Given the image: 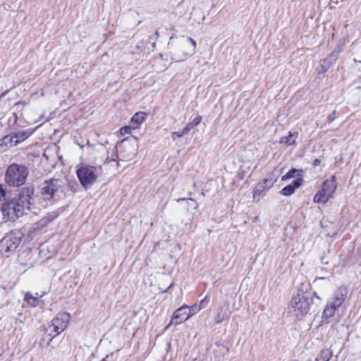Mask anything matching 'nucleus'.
<instances>
[{
  "label": "nucleus",
  "mask_w": 361,
  "mask_h": 361,
  "mask_svg": "<svg viewBox=\"0 0 361 361\" xmlns=\"http://www.w3.org/2000/svg\"><path fill=\"white\" fill-rule=\"evenodd\" d=\"M188 309L189 307L182 306L176 310L173 314L170 324L166 326V329H168L171 324L177 325L188 320L191 317L190 313L188 312Z\"/></svg>",
  "instance_id": "1a4fd4ad"
},
{
  "label": "nucleus",
  "mask_w": 361,
  "mask_h": 361,
  "mask_svg": "<svg viewBox=\"0 0 361 361\" xmlns=\"http://www.w3.org/2000/svg\"><path fill=\"white\" fill-rule=\"evenodd\" d=\"M184 200L187 201L188 207L192 208L194 210H197L199 207V204L192 198H180L177 201L180 202Z\"/></svg>",
  "instance_id": "393cba45"
},
{
  "label": "nucleus",
  "mask_w": 361,
  "mask_h": 361,
  "mask_svg": "<svg viewBox=\"0 0 361 361\" xmlns=\"http://www.w3.org/2000/svg\"><path fill=\"white\" fill-rule=\"evenodd\" d=\"M298 136V133H290L288 136H285L281 138L280 143L287 146H291L295 145V138Z\"/></svg>",
  "instance_id": "412c9836"
},
{
  "label": "nucleus",
  "mask_w": 361,
  "mask_h": 361,
  "mask_svg": "<svg viewBox=\"0 0 361 361\" xmlns=\"http://www.w3.org/2000/svg\"><path fill=\"white\" fill-rule=\"evenodd\" d=\"M146 119V115L143 112L136 113L131 118V124L133 128H137Z\"/></svg>",
  "instance_id": "6ab92c4d"
},
{
  "label": "nucleus",
  "mask_w": 361,
  "mask_h": 361,
  "mask_svg": "<svg viewBox=\"0 0 361 361\" xmlns=\"http://www.w3.org/2000/svg\"><path fill=\"white\" fill-rule=\"evenodd\" d=\"M196 47L195 41L191 37H182L178 39L174 49L172 59L176 61H182L185 60L188 56L195 53Z\"/></svg>",
  "instance_id": "20e7f679"
},
{
  "label": "nucleus",
  "mask_w": 361,
  "mask_h": 361,
  "mask_svg": "<svg viewBox=\"0 0 361 361\" xmlns=\"http://www.w3.org/2000/svg\"><path fill=\"white\" fill-rule=\"evenodd\" d=\"M130 131H131V127H129V126H124L120 129V133L123 135L129 134L130 133Z\"/></svg>",
  "instance_id": "c756f323"
},
{
  "label": "nucleus",
  "mask_w": 361,
  "mask_h": 361,
  "mask_svg": "<svg viewBox=\"0 0 361 361\" xmlns=\"http://www.w3.org/2000/svg\"><path fill=\"white\" fill-rule=\"evenodd\" d=\"M209 299L208 298V297H204V298L200 301V305H198V310H200L201 309L205 308L207 304L209 303Z\"/></svg>",
  "instance_id": "cd10ccee"
},
{
  "label": "nucleus",
  "mask_w": 361,
  "mask_h": 361,
  "mask_svg": "<svg viewBox=\"0 0 361 361\" xmlns=\"http://www.w3.org/2000/svg\"><path fill=\"white\" fill-rule=\"evenodd\" d=\"M187 133H183V128L182 129L181 131H178V132H173L172 133V135H171V137L173 140H175L177 137H183L184 135H186Z\"/></svg>",
  "instance_id": "c85d7f7f"
},
{
  "label": "nucleus",
  "mask_w": 361,
  "mask_h": 361,
  "mask_svg": "<svg viewBox=\"0 0 361 361\" xmlns=\"http://www.w3.org/2000/svg\"><path fill=\"white\" fill-rule=\"evenodd\" d=\"M231 314V311L229 307L228 302H224V304L217 310L214 317L215 323L217 324L221 323L223 321L228 319Z\"/></svg>",
  "instance_id": "ddd939ff"
},
{
  "label": "nucleus",
  "mask_w": 361,
  "mask_h": 361,
  "mask_svg": "<svg viewBox=\"0 0 361 361\" xmlns=\"http://www.w3.org/2000/svg\"><path fill=\"white\" fill-rule=\"evenodd\" d=\"M120 148L121 155L127 160H131L135 154L136 149L134 145L130 143L128 138H125L121 141Z\"/></svg>",
  "instance_id": "9b49d317"
},
{
  "label": "nucleus",
  "mask_w": 361,
  "mask_h": 361,
  "mask_svg": "<svg viewBox=\"0 0 361 361\" xmlns=\"http://www.w3.org/2000/svg\"><path fill=\"white\" fill-rule=\"evenodd\" d=\"M312 302L311 293L299 290L290 301V310L295 314L297 318H301L309 312Z\"/></svg>",
  "instance_id": "7ed1b4c3"
},
{
  "label": "nucleus",
  "mask_w": 361,
  "mask_h": 361,
  "mask_svg": "<svg viewBox=\"0 0 361 361\" xmlns=\"http://www.w3.org/2000/svg\"><path fill=\"white\" fill-rule=\"evenodd\" d=\"M347 294L348 290L345 287H339L334 292V295L331 301L329 302V303L332 305V307L338 308L344 302Z\"/></svg>",
  "instance_id": "f8f14e48"
},
{
  "label": "nucleus",
  "mask_w": 361,
  "mask_h": 361,
  "mask_svg": "<svg viewBox=\"0 0 361 361\" xmlns=\"http://www.w3.org/2000/svg\"><path fill=\"white\" fill-rule=\"evenodd\" d=\"M274 183H271L268 178H264L259 182L252 192L254 201L258 202L259 198L264 195L265 191L273 185Z\"/></svg>",
  "instance_id": "9d476101"
},
{
  "label": "nucleus",
  "mask_w": 361,
  "mask_h": 361,
  "mask_svg": "<svg viewBox=\"0 0 361 361\" xmlns=\"http://www.w3.org/2000/svg\"><path fill=\"white\" fill-rule=\"evenodd\" d=\"M331 198L332 197L329 195L324 188H322V189L315 194L313 200L314 202L322 203L324 204Z\"/></svg>",
  "instance_id": "a211bd4d"
},
{
  "label": "nucleus",
  "mask_w": 361,
  "mask_h": 361,
  "mask_svg": "<svg viewBox=\"0 0 361 361\" xmlns=\"http://www.w3.org/2000/svg\"><path fill=\"white\" fill-rule=\"evenodd\" d=\"M33 192V188L25 187L20 190L16 197L11 199L17 208V211L18 210V212L20 213L22 216L26 214L27 211L30 209Z\"/></svg>",
  "instance_id": "39448f33"
},
{
  "label": "nucleus",
  "mask_w": 361,
  "mask_h": 361,
  "mask_svg": "<svg viewBox=\"0 0 361 361\" xmlns=\"http://www.w3.org/2000/svg\"><path fill=\"white\" fill-rule=\"evenodd\" d=\"M322 188L328 192L332 197L337 188V181L336 176H331L329 179L326 180L322 185Z\"/></svg>",
  "instance_id": "2eb2a0df"
},
{
  "label": "nucleus",
  "mask_w": 361,
  "mask_h": 361,
  "mask_svg": "<svg viewBox=\"0 0 361 361\" xmlns=\"http://www.w3.org/2000/svg\"><path fill=\"white\" fill-rule=\"evenodd\" d=\"M1 212L5 221H15L22 216L20 213L18 211L17 212V208L11 200L3 204Z\"/></svg>",
  "instance_id": "6e6552de"
},
{
  "label": "nucleus",
  "mask_w": 361,
  "mask_h": 361,
  "mask_svg": "<svg viewBox=\"0 0 361 361\" xmlns=\"http://www.w3.org/2000/svg\"><path fill=\"white\" fill-rule=\"evenodd\" d=\"M32 135V131L30 130H23L11 133V142L15 145L18 142H23L28 138Z\"/></svg>",
  "instance_id": "dca6fc26"
},
{
  "label": "nucleus",
  "mask_w": 361,
  "mask_h": 361,
  "mask_svg": "<svg viewBox=\"0 0 361 361\" xmlns=\"http://www.w3.org/2000/svg\"><path fill=\"white\" fill-rule=\"evenodd\" d=\"M337 309V307H332V305L328 302V304L326 305L323 311L322 317L325 319H329L332 316H334Z\"/></svg>",
  "instance_id": "b1692460"
},
{
  "label": "nucleus",
  "mask_w": 361,
  "mask_h": 361,
  "mask_svg": "<svg viewBox=\"0 0 361 361\" xmlns=\"http://www.w3.org/2000/svg\"><path fill=\"white\" fill-rule=\"evenodd\" d=\"M25 300L27 301L30 305L33 307H36L39 305V299L37 298L33 297L31 294L27 293L25 296Z\"/></svg>",
  "instance_id": "a878e982"
},
{
  "label": "nucleus",
  "mask_w": 361,
  "mask_h": 361,
  "mask_svg": "<svg viewBox=\"0 0 361 361\" xmlns=\"http://www.w3.org/2000/svg\"><path fill=\"white\" fill-rule=\"evenodd\" d=\"M202 119V116H199L195 118L192 121L187 123V125L183 128V133H188L193 128L201 123Z\"/></svg>",
  "instance_id": "aec40b11"
},
{
  "label": "nucleus",
  "mask_w": 361,
  "mask_h": 361,
  "mask_svg": "<svg viewBox=\"0 0 361 361\" xmlns=\"http://www.w3.org/2000/svg\"><path fill=\"white\" fill-rule=\"evenodd\" d=\"M302 173H303V170H302V169H292L287 173H286L284 176H282L281 180H286L289 178H293L295 176H302Z\"/></svg>",
  "instance_id": "5701e85b"
},
{
  "label": "nucleus",
  "mask_w": 361,
  "mask_h": 361,
  "mask_svg": "<svg viewBox=\"0 0 361 361\" xmlns=\"http://www.w3.org/2000/svg\"><path fill=\"white\" fill-rule=\"evenodd\" d=\"M330 63L326 60V59H324L323 61V63L322 64V66H324L326 69L329 68L330 67Z\"/></svg>",
  "instance_id": "72a5a7b5"
},
{
  "label": "nucleus",
  "mask_w": 361,
  "mask_h": 361,
  "mask_svg": "<svg viewBox=\"0 0 361 361\" xmlns=\"http://www.w3.org/2000/svg\"><path fill=\"white\" fill-rule=\"evenodd\" d=\"M302 183V179L297 178L295 179L293 184H290L286 185L281 190V194L284 196H290L294 193L296 188H299Z\"/></svg>",
  "instance_id": "f3484780"
},
{
  "label": "nucleus",
  "mask_w": 361,
  "mask_h": 361,
  "mask_svg": "<svg viewBox=\"0 0 361 361\" xmlns=\"http://www.w3.org/2000/svg\"><path fill=\"white\" fill-rule=\"evenodd\" d=\"M58 213L54 212L50 214H48V215L44 218V220L47 221V222H50L53 221L54 219H56Z\"/></svg>",
  "instance_id": "bb28decb"
},
{
  "label": "nucleus",
  "mask_w": 361,
  "mask_h": 361,
  "mask_svg": "<svg viewBox=\"0 0 361 361\" xmlns=\"http://www.w3.org/2000/svg\"><path fill=\"white\" fill-rule=\"evenodd\" d=\"M28 174L27 166L14 163L7 168L5 180L9 186L20 187L25 183Z\"/></svg>",
  "instance_id": "f03ea898"
},
{
  "label": "nucleus",
  "mask_w": 361,
  "mask_h": 361,
  "mask_svg": "<svg viewBox=\"0 0 361 361\" xmlns=\"http://www.w3.org/2000/svg\"><path fill=\"white\" fill-rule=\"evenodd\" d=\"M77 176L82 185L87 188L96 180L93 169L89 166H81L77 170Z\"/></svg>",
  "instance_id": "0eeeda50"
},
{
  "label": "nucleus",
  "mask_w": 361,
  "mask_h": 361,
  "mask_svg": "<svg viewBox=\"0 0 361 361\" xmlns=\"http://www.w3.org/2000/svg\"><path fill=\"white\" fill-rule=\"evenodd\" d=\"M320 164H321V161H320V159H314V161H313V166H319Z\"/></svg>",
  "instance_id": "f704fd0d"
},
{
  "label": "nucleus",
  "mask_w": 361,
  "mask_h": 361,
  "mask_svg": "<svg viewBox=\"0 0 361 361\" xmlns=\"http://www.w3.org/2000/svg\"><path fill=\"white\" fill-rule=\"evenodd\" d=\"M197 311H200V310H198V306L196 305L190 307L189 310L188 309V312H190L191 316H192Z\"/></svg>",
  "instance_id": "2f4dec72"
},
{
  "label": "nucleus",
  "mask_w": 361,
  "mask_h": 361,
  "mask_svg": "<svg viewBox=\"0 0 361 361\" xmlns=\"http://www.w3.org/2000/svg\"><path fill=\"white\" fill-rule=\"evenodd\" d=\"M68 190L67 181L61 178H51L45 180L41 188L42 197L51 204L66 195Z\"/></svg>",
  "instance_id": "f257e3e1"
},
{
  "label": "nucleus",
  "mask_w": 361,
  "mask_h": 361,
  "mask_svg": "<svg viewBox=\"0 0 361 361\" xmlns=\"http://www.w3.org/2000/svg\"><path fill=\"white\" fill-rule=\"evenodd\" d=\"M336 111L334 110L328 117V121L329 123L333 122L336 118Z\"/></svg>",
  "instance_id": "473e14b6"
},
{
  "label": "nucleus",
  "mask_w": 361,
  "mask_h": 361,
  "mask_svg": "<svg viewBox=\"0 0 361 361\" xmlns=\"http://www.w3.org/2000/svg\"><path fill=\"white\" fill-rule=\"evenodd\" d=\"M332 356L331 351L328 349H323L320 351L316 358V361H329Z\"/></svg>",
  "instance_id": "4be33fe9"
},
{
  "label": "nucleus",
  "mask_w": 361,
  "mask_h": 361,
  "mask_svg": "<svg viewBox=\"0 0 361 361\" xmlns=\"http://www.w3.org/2000/svg\"><path fill=\"white\" fill-rule=\"evenodd\" d=\"M20 239L13 237V235H8L4 238L1 240V246L4 248L6 252H9L15 250L20 244Z\"/></svg>",
  "instance_id": "4468645a"
},
{
  "label": "nucleus",
  "mask_w": 361,
  "mask_h": 361,
  "mask_svg": "<svg viewBox=\"0 0 361 361\" xmlns=\"http://www.w3.org/2000/svg\"><path fill=\"white\" fill-rule=\"evenodd\" d=\"M344 45V42L342 44H339L334 50L333 53H336L335 58L337 57L338 54L340 53V51L342 50L343 47Z\"/></svg>",
  "instance_id": "7c9ffc66"
},
{
  "label": "nucleus",
  "mask_w": 361,
  "mask_h": 361,
  "mask_svg": "<svg viewBox=\"0 0 361 361\" xmlns=\"http://www.w3.org/2000/svg\"><path fill=\"white\" fill-rule=\"evenodd\" d=\"M71 318V317L69 313L60 312L54 319H52L51 326H49V329L53 328V331L55 333L53 338L66 329ZM50 331L51 332L52 330L50 329Z\"/></svg>",
  "instance_id": "423d86ee"
}]
</instances>
